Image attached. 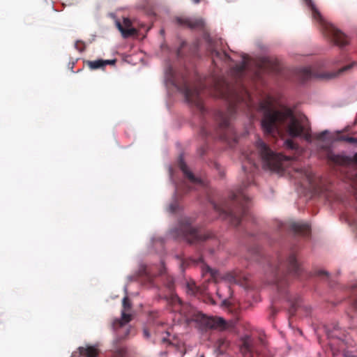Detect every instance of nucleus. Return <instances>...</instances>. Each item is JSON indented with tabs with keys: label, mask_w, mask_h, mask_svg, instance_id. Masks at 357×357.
<instances>
[{
	"label": "nucleus",
	"mask_w": 357,
	"mask_h": 357,
	"mask_svg": "<svg viewBox=\"0 0 357 357\" xmlns=\"http://www.w3.org/2000/svg\"><path fill=\"white\" fill-rule=\"evenodd\" d=\"M169 303L172 311L181 314L188 324L195 321L207 328L220 331H223L227 327V324L224 319L217 317H207L192 305L183 303L177 296H173Z\"/></svg>",
	"instance_id": "3"
},
{
	"label": "nucleus",
	"mask_w": 357,
	"mask_h": 357,
	"mask_svg": "<svg viewBox=\"0 0 357 357\" xmlns=\"http://www.w3.org/2000/svg\"><path fill=\"white\" fill-rule=\"evenodd\" d=\"M202 134L203 135H208V132H207V131L205 130V128H202Z\"/></svg>",
	"instance_id": "36"
},
{
	"label": "nucleus",
	"mask_w": 357,
	"mask_h": 357,
	"mask_svg": "<svg viewBox=\"0 0 357 357\" xmlns=\"http://www.w3.org/2000/svg\"><path fill=\"white\" fill-rule=\"evenodd\" d=\"M304 1L311 10L312 18L319 23L323 33L338 46L342 47L347 45L348 39L347 36L323 17L313 1L312 0Z\"/></svg>",
	"instance_id": "5"
},
{
	"label": "nucleus",
	"mask_w": 357,
	"mask_h": 357,
	"mask_svg": "<svg viewBox=\"0 0 357 357\" xmlns=\"http://www.w3.org/2000/svg\"><path fill=\"white\" fill-rule=\"evenodd\" d=\"M123 310L121 312V319H116L111 324V328L115 333V340L114 344H116L119 341L126 338L129 335L130 328L127 324L132 319L131 314L126 313L131 309V303L129 298L126 296L122 301Z\"/></svg>",
	"instance_id": "8"
},
{
	"label": "nucleus",
	"mask_w": 357,
	"mask_h": 357,
	"mask_svg": "<svg viewBox=\"0 0 357 357\" xmlns=\"http://www.w3.org/2000/svg\"><path fill=\"white\" fill-rule=\"evenodd\" d=\"M98 354L99 350L95 347H78L77 351L73 352L71 357H98Z\"/></svg>",
	"instance_id": "17"
},
{
	"label": "nucleus",
	"mask_w": 357,
	"mask_h": 357,
	"mask_svg": "<svg viewBox=\"0 0 357 357\" xmlns=\"http://www.w3.org/2000/svg\"><path fill=\"white\" fill-rule=\"evenodd\" d=\"M166 340H166V338H165V337H164V338L162 339V341H163V342H166Z\"/></svg>",
	"instance_id": "41"
},
{
	"label": "nucleus",
	"mask_w": 357,
	"mask_h": 357,
	"mask_svg": "<svg viewBox=\"0 0 357 357\" xmlns=\"http://www.w3.org/2000/svg\"><path fill=\"white\" fill-rule=\"evenodd\" d=\"M186 187H187V188H188V189H187V190H186L187 192H188V191H190V190L192 189V187L191 185H186Z\"/></svg>",
	"instance_id": "39"
},
{
	"label": "nucleus",
	"mask_w": 357,
	"mask_h": 357,
	"mask_svg": "<svg viewBox=\"0 0 357 357\" xmlns=\"http://www.w3.org/2000/svg\"><path fill=\"white\" fill-rule=\"evenodd\" d=\"M193 261L197 264H200L203 275L209 274L210 278H212L215 281H217L218 278H222L229 283L237 284L244 287H247L248 278L244 273L240 271L236 270L220 275L219 271L212 269L210 266L206 264L203 261L202 257H199L197 259H194Z\"/></svg>",
	"instance_id": "7"
},
{
	"label": "nucleus",
	"mask_w": 357,
	"mask_h": 357,
	"mask_svg": "<svg viewBox=\"0 0 357 357\" xmlns=\"http://www.w3.org/2000/svg\"><path fill=\"white\" fill-rule=\"evenodd\" d=\"M244 66L243 65H241V66H237V69H238V71L239 73H243V71L244 70Z\"/></svg>",
	"instance_id": "34"
},
{
	"label": "nucleus",
	"mask_w": 357,
	"mask_h": 357,
	"mask_svg": "<svg viewBox=\"0 0 357 357\" xmlns=\"http://www.w3.org/2000/svg\"><path fill=\"white\" fill-rule=\"evenodd\" d=\"M250 183H243L236 192H232L229 201L221 205L213 203L214 209L234 227L238 226L241 221L250 216L248 211L250 198L245 192Z\"/></svg>",
	"instance_id": "2"
},
{
	"label": "nucleus",
	"mask_w": 357,
	"mask_h": 357,
	"mask_svg": "<svg viewBox=\"0 0 357 357\" xmlns=\"http://www.w3.org/2000/svg\"><path fill=\"white\" fill-rule=\"evenodd\" d=\"M356 65H357V63L353 62L350 64H348V65H346V66L342 67L337 71H334V72L327 73H324V74H320V75H317V74L314 73V72L310 68H303L301 69V70H300V76L304 80L310 79L312 77H317L319 78L329 79H333V78L337 77L341 73L349 70V69H351L352 67H354Z\"/></svg>",
	"instance_id": "12"
},
{
	"label": "nucleus",
	"mask_w": 357,
	"mask_h": 357,
	"mask_svg": "<svg viewBox=\"0 0 357 357\" xmlns=\"http://www.w3.org/2000/svg\"><path fill=\"white\" fill-rule=\"evenodd\" d=\"M176 232L178 236L183 238L190 244L200 243L213 236L211 231L192 227L189 220H182Z\"/></svg>",
	"instance_id": "9"
},
{
	"label": "nucleus",
	"mask_w": 357,
	"mask_h": 357,
	"mask_svg": "<svg viewBox=\"0 0 357 357\" xmlns=\"http://www.w3.org/2000/svg\"><path fill=\"white\" fill-rule=\"evenodd\" d=\"M175 20L178 25L191 29L202 28L204 26V21L202 19L176 17Z\"/></svg>",
	"instance_id": "16"
},
{
	"label": "nucleus",
	"mask_w": 357,
	"mask_h": 357,
	"mask_svg": "<svg viewBox=\"0 0 357 357\" xmlns=\"http://www.w3.org/2000/svg\"><path fill=\"white\" fill-rule=\"evenodd\" d=\"M243 345H244V347H245L246 349H248V350L250 349H249V345H248V344L246 342H244Z\"/></svg>",
	"instance_id": "38"
},
{
	"label": "nucleus",
	"mask_w": 357,
	"mask_h": 357,
	"mask_svg": "<svg viewBox=\"0 0 357 357\" xmlns=\"http://www.w3.org/2000/svg\"><path fill=\"white\" fill-rule=\"evenodd\" d=\"M144 337L146 338H149L150 337V333L148 329L144 328L143 331Z\"/></svg>",
	"instance_id": "32"
},
{
	"label": "nucleus",
	"mask_w": 357,
	"mask_h": 357,
	"mask_svg": "<svg viewBox=\"0 0 357 357\" xmlns=\"http://www.w3.org/2000/svg\"><path fill=\"white\" fill-rule=\"evenodd\" d=\"M261 126L264 133L276 138L282 135L283 128L291 137H303L311 142V129L305 116L297 118L290 109L284 110L266 109L262 116Z\"/></svg>",
	"instance_id": "1"
},
{
	"label": "nucleus",
	"mask_w": 357,
	"mask_h": 357,
	"mask_svg": "<svg viewBox=\"0 0 357 357\" xmlns=\"http://www.w3.org/2000/svg\"><path fill=\"white\" fill-rule=\"evenodd\" d=\"M80 45L83 46L84 44L82 43V42H79L77 41L76 43H75V47L78 50H81V48H80Z\"/></svg>",
	"instance_id": "35"
},
{
	"label": "nucleus",
	"mask_w": 357,
	"mask_h": 357,
	"mask_svg": "<svg viewBox=\"0 0 357 357\" xmlns=\"http://www.w3.org/2000/svg\"><path fill=\"white\" fill-rule=\"evenodd\" d=\"M220 95L222 97H225L226 96V92L223 91H220Z\"/></svg>",
	"instance_id": "37"
},
{
	"label": "nucleus",
	"mask_w": 357,
	"mask_h": 357,
	"mask_svg": "<svg viewBox=\"0 0 357 357\" xmlns=\"http://www.w3.org/2000/svg\"><path fill=\"white\" fill-rule=\"evenodd\" d=\"M303 180L305 181L308 184H312L314 181V174L311 170L307 169H300L296 170Z\"/></svg>",
	"instance_id": "22"
},
{
	"label": "nucleus",
	"mask_w": 357,
	"mask_h": 357,
	"mask_svg": "<svg viewBox=\"0 0 357 357\" xmlns=\"http://www.w3.org/2000/svg\"><path fill=\"white\" fill-rule=\"evenodd\" d=\"M258 156L263 163L264 168L272 171H281L290 158L281 153H275L262 140L259 139L256 143Z\"/></svg>",
	"instance_id": "6"
},
{
	"label": "nucleus",
	"mask_w": 357,
	"mask_h": 357,
	"mask_svg": "<svg viewBox=\"0 0 357 357\" xmlns=\"http://www.w3.org/2000/svg\"><path fill=\"white\" fill-rule=\"evenodd\" d=\"M339 141L347 142L349 144H357V138L347 135H341L337 138Z\"/></svg>",
	"instance_id": "26"
},
{
	"label": "nucleus",
	"mask_w": 357,
	"mask_h": 357,
	"mask_svg": "<svg viewBox=\"0 0 357 357\" xmlns=\"http://www.w3.org/2000/svg\"><path fill=\"white\" fill-rule=\"evenodd\" d=\"M328 134V130L322 131V132H319V133L316 135V139H317L319 140H324L326 136Z\"/></svg>",
	"instance_id": "29"
},
{
	"label": "nucleus",
	"mask_w": 357,
	"mask_h": 357,
	"mask_svg": "<svg viewBox=\"0 0 357 357\" xmlns=\"http://www.w3.org/2000/svg\"><path fill=\"white\" fill-rule=\"evenodd\" d=\"M174 85L184 95L188 103L195 105L201 113H204L205 108L200 96L199 90L197 88L191 87L185 81L181 85L176 84H174Z\"/></svg>",
	"instance_id": "10"
},
{
	"label": "nucleus",
	"mask_w": 357,
	"mask_h": 357,
	"mask_svg": "<svg viewBox=\"0 0 357 357\" xmlns=\"http://www.w3.org/2000/svg\"><path fill=\"white\" fill-rule=\"evenodd\" d=\"M317 275L318 276H322V275H326V276H328V273L324 271H319L317 272Z\"/></svg>",
	"instance_id": "33"
},
{
	"label": "nucleus",
	"mask_w": 357,
	"mask_h": 357,
	"mask_svg": "<svg viewBox=\"0 0 357 357\" xmlns=\"http://www.w3.org/2000/svg\"><path fill=\"white\" fill-rule=\"evenodd\" d=\"M302 272L294 252H291L285 261L278 259L276 264H270V274L272 282L281 294L287 293V287L291 276H299Z\"/></svg>",
	"instance_id": "4"
},
{
	"label": "nucleus",
	"mask_w": 357,
	"mask_h": 357,
	"mask_svg": "<svg viewBox=\"0 0 357 357\" xmlns=\"http://www.w3.org/2000/svg\"><path fill=\"white\" fill-rule=\"evenodd\" d=\"M178 209V204L176 203H172L169 206V211L171 213H175Z\"/></svg>",
	"instance_id": "31"
},
{
	"label": "nucleus",
	"mask_w": 357,
	"mask_h": 357,
	"mask_svg": "<svg viewBox=\"0 0 357 357\" xmlns=\"http://www.w3.org/2000/svg\"><path fill=\"white\" fill-rule=\"evenodd\" d=\"M351 307L357 311V296H354L353 298H351Z\"/></svg>",
	"instance_id": "30"
},
{
	"label": "nucleus",
	"mask_w": 357,
	"mask_h": 357,
	"mask_svg": "<svg viewBox=\"0 0 357 357\" xmlns=\"http://www.w3.org/2000/svg\"><path fill=\"white\" fill-rule=\"evenodd\" d=\"M194 3H199L202 0H192Z\"/></svg>",
	"instance_id": "40"
},
{
	"label": "nucleus",
	"mask_w": 357,
	"mask_h": 357,
	"mask_svg": "<svg viewBox=\"0 0 357 357\" xmlns=\"http://www.w3.org/2000/svg\"><path fill=\"white\" fill-rule=\"evenodd\" d=\"M327 158L331 164L337 166L347 167L351 163L357 165V152L354 153L352 158L344 154H335L331 152L328 153Z\"/></svg>",
	"instance_id": "13"
},
{
	"label": "nucleus",
	"mask_w": 357,
	"mask_h": 357,
	"mask_svg": "<svg viewBox=\"0 0 357 357\" xmlns=\"http://www.w3.org/2000/svg\"><path fill=\"white\" fill-rule=\"evenodd\" d=\"M236 113V107L233 105H229L226 113L218 111L215 114V120L218 124V137L224 140L227 139V132L231 130L230 119Z\"/></svg>",
	"instance_id": "11"
},
{
	"label": "nucleus",
	"mask_w": 357,
	"mask_h": 357,
	"mask_svg": "<svg viewBox=\"0 0 357 357\" xmlns=\"http://www.w3.org/2000/svg\"><path fill=\"white\" fill-rule=\"evenodd\" d=\"M208 51L210 52L211 57L212 59L213 63L217 68H218V62L222 61L225 63H229L231 61L229 55L225 52L218 51L215 47L212 40H208Z\"/></svg>",
	"instance_id": "14"
},
{
	"label": "nucleus",
	"mask_w": 357,
	"mask_h": 357,
	"mask_svg": "<svg viewBox=\"0 0 357 357\" xmlns=\"http://www.w3.org/2000/svg\"><path fill=\"white\" fill-rule=\"evenodd\" d=\"M125 354L126 349L124 347L114 345L113 350L111 351L107 357H124Z\"/></svg>",
	"instance_id": "23"
},
{
	"label": "nucleus",
	"mask_w": 357,
	"mask_h": 357,
	"mask_svg": "<svg viewBox=\"0 0 357 357\" xmlns=\"http://www.w3.org/2000/svg\"><path fill=\"white\" fill-rule=\"evenodd\" d=\"M287 300L291 303V307L289 310V313L290 316H294L298 306V299L291 301L289 298H287Z\"/></svg>",
	"instance_id": "24"
},
{
	"label": "nucleus",
	"mask_w": 357,
	"mask_h": 357,
	"mask_svg": "<svg viewBox=\"0 0 357 357\" xmlns=\"http://www.w3.org/2000/svg\"><path fill=\"white\" fill-rule=\"evenodd\" d=\"M188 291L189 294H191L192 295L195 294L197 291V287L195 285V284H188L187 285Z\"/></svg>",
	"instance_id": "28"
},
{
	"label": "nucleus",
	"mask_w": 357,
	"mask_h": 357,
	"mask_svg": "<svg viewBox=\"0 0 357 357\" xmlns=\"http://www.w3.org/2000/svg\"><path fill=\"white\" fill-rule=\"evenodd\" d=\"M253 155H254L253 153H250V155H247V162L248 165H250V167H249L250 174L248 175V179L252 178V174L257 169V163L254 160ZM242 168L243 169L244 173L247 174L248 171V167H247V165L245 164H243L242 166Z\"/></svg>",
	"instance_id": "21"
},
{
	"label": "nucleus",
	"mask_w": 357,
	"mask_h": 357,
	"mask_svg": "<svg viewBox=\"0 0 357 357\" xmlns=\"http://www.w3.org/2000/svg\"><path fill=\"white\" fill-rule=\"evenodd\" d=\"M116 60L111 59V60H103V59H98L96 61H88L86 62L87 66L91 70H96L98 68H104L107 65H114L115 64Z\"/></svg>",
	"instance_id": "20"
},
{
	"label": "nucleus",
	"mask_w": 357,
	"mask_h": 357,
	"mask_svg": "<svg viewBox=\"0 0 357 357\" xmlns=\"http://www.w3.org/2000/svg\"><path fill=\"white\" fill-rule=\"evenodd\" d=\"M337 328H338V327H337V326H335V330H337Z\"/></svg>",
	"instance_id": "42"
},
{
	"label": "nucleus",
	"mask_w": 357,
	"mask_h": 357,
	"mask_svg": "<svg viewBox=\"0 0 357 357\" xmlns=\"http://www.w3.org/2000/svg\"><path fill=\"white\" fill-rule=\"evenodd\" d=\"M178 166L181 170L183 172L185 176L188 178L189 181L192 185H202V181L198 178L195 177V175L190 171L182 157H181L178 160Z\"/></svg>",
	"instance_id": "18"
},
{
	"label": "nucleus",
	"mask_w": 357,
	"mask_h": 357,
	"mask_svg": "<svg viewBox=\"0 0 357 357\" xmlns=\"http://www.w3.org/2000/svg\"><path fill=\"white\" fill-rule=\"evenodd\" d=\"M284 145L287 149L291 150H295L298 147L297 144H295L294 142L291 139H288L284 141Z\"/></svg>",
	"instance_id": "27"
},
{
	"label": "nucleus",
	"mask_w": 357,
	"mask_h": 357,
	"mask_svg": "<svg viewBox=\"0 0 357 357\" xmlns=\"http://www.w3.org/2000/svg\"><path fill=\"white\" fill-rule=\"evenodd\" d=\"M118 29L122 34V36L125 38L132 36L137 33V30L132 27L131 21L128 18H124L123 24L119 22H116Z\"/></svg>",
	"instance_id": "15"
},
{
	"label": "nucleus",
	"mask_w": 357,
	"mask_h": 357,
	"mask_svg": "<svg viewBox=\"0 0 357 357\" xmlns=\"http://www.w3.org/2000/svg\"><path fill=\"white\" fill-rule=\"evenodd\" d=\"M217 345L221 351H225L229 345V342L225 338H220L217 341Z\"/></svg>",
	"instance_id": "25"
},
{
	"label": "nucleus",
	"mask_w": 357,
	"mask_h": 357,
	"mask_svg": "<svg viewBox=\"0 0 357 357\" xmlns=\"http://www.w3.org/2000/svg\"><path fill=\"white\" fill-rule=\"evenodd\" d=\"M291 229L296 234L307 236L310 233V227L307 223L294 222L290 225Z\"/></svg>",
	"instance_id": "19"
}]
</instances>
